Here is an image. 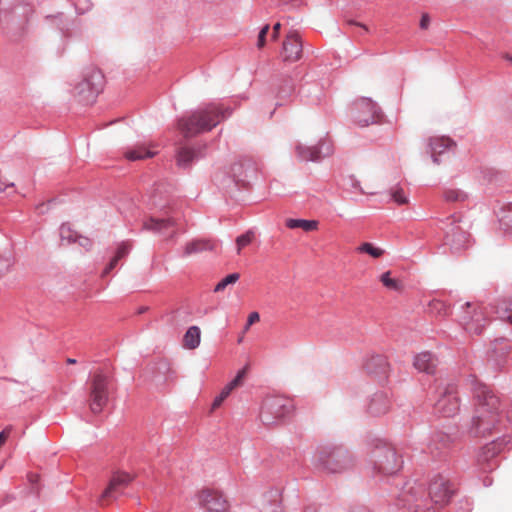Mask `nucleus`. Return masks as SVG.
<instances>
[{
	"mask_svg": "<svg viewBox=\"0 0 512 512\" xmlns=\"http://www.w3.org/2000/svg\"><path fill=\"white\" fill-rule=\"evenodd\" d=\"M313 464L324 473L343 474L354 468L356 459L345 445L328 442L316 447Z\"/></svg>",
	"mask_w": 512,
	"mask_h": 512,
	"instance_id": "nucleus-3",
	"label": "nucleus"
},
{
	"mask_svg": "<svg viewBox=\"0 0 512 512\" xmlns=\"http://www.w3.org/2000/svg\"><path fill=\"white\" fill-rule=\"evenodd\" d=\"M133 480L132 476L125 472H117L110 479L108 487L101 494V501L116 499L124 493V489Z\"/></svg>",
	"mask_w": 512,
	"mask_h": 512,
	"instance_id": "nucleus-18",
	"label": "nucleus"
},
{
	"mask_svg": "<svg viewBox=\"0 0 512 512\" xmlns=\"http://www.w3.org/2000/svg\"><path fill=\"white\" fill-rule=\"evenodd\" d=\"M364 368L367 373L379 378H386L389 370V363L384 355H368L364 362Z\"/></svg>",
	"mask_w": 512,
	"mask_h": 512,
	"instance_id": "nucleus-21",
	"label": "nucleus"
},
{
	"mask_svg": "<svg viewBox=\"0 0 512 512\" xmlns=\"http://www.w3.org/2000/svg\"><path fill=\"white\" fill-rule=\"evenodd\" d=\"M72 5L75 8V12L79 15L87 13L93 7L91 0H74Z\"/></svg>",
	"mask_w": 512,
	"mask_h": 512,
	"instance_id": "nucleus-43",
	"label": "nucleus"
},
{
	"mask_svg": "<svg viewBox=\"0 0 512 512\" xmlns=\"http://www.w3.org/2000/svg\"><path fill=\"white\" fill-rule=\"evenodd\" d=\"M244 374H245V370H244V369H243V370H240V371L237 373L236 377H235L232 381H230V382L225 386V388H226V389L231 393V391H232L236 386H238V384H239V382L241 381V379L243 378Z\"/></svg>",
	"mask_w": 512,
	"mask_h": 512,
	"instance_id": "nucleus-50",
	"label": "nucleus"
},
{
	"mask_svg": "<svg viewBox=\"0 0 512 512\" xmlns=\"http://www.w3.org/2000/svg\"><path fill=\"white\" fill-rule=\"evenodd\" d=\"M455 145V142L446 136L430 137L428 140V149L431 154L432 161L435 164H439V157L448 153Z\"/></svg>",
	"mask_w": 512,
	"mask_h": 512,
	"instance_id": "nucleus-20",
	"label": "nucleus"
},
{
	"mask_svg": "<svg viewBox=\"0 0 512 512\" xmlns=\"http://www.w3.org/2000/svg\"><path fill=\"white\" fill-rule=\"evenodd\" d=\"M438 360L431 352H421L414 357V367L419 372L434 374Z\"/></svg>",
	"mask_w": 512,
	"mask_h": 512,
	"instance_id": "nucleus-28",
	"label": "nucleus"
},
{
	"mask_svg": "<svg viewBox=\"0 0 512 512\" xmlns=\"http://www.w3.org/2000/svg\"><path fill=\"white\" fill-rule=\"evenodd\" d=\"M215 249V244L208 239H195L188 242L185 246L184 255L189 256L204 251H212Z\"/></svg>",
	"mask_w": 512,
	"mask_h": 512,
	"instance_id": "nucleus-30",
	"label": "nucleus"
},
{
	"mask_svg": "<svg viewBox=\"0 0 512 512\" xmlns=\"http://www.w3.org/2000/svg\"><path fill=\"white\" fill-rule=\"evenodd\" d=\"M351 117L360 127H367L377 123L382 117V112L370 98L362 97L354 102Z\"/></svg>",
	"mask_w": 512,
	"mask_h": 512,
	"instance_id": "nucleus-10",
	"label": "nucleus"
},
{
	"mask_svg": "<svg viewBox=\"0 0 512 512\" xmlns=\"http://www.w3.org/2000/svg\"><path fill=\"white\" fill-rule=\"evenodd\" d=\"M303 44L299 35L291 31L282 45L281 58L284 62H295L302 56Z\"/></svg>",
	"mask_w": 512,
	"mask_h": 512,
	"instance_id": "nucleus-19",
	"label": "nucleus"
},
{
	"mask_svg": "<svg viewBox=\"0 0 512 512\" xmlns=\"http://www.w3.org/2000/svg\"><path fill=\"white\" fill-rule=\"evenodd\" d=\"M76 242L83 247L86 251H89L92 247V241L85 236L78 235Z\"/></svg>",
	"mask_w": 512,
	"mask_h": 512,
	"instance_id": "nucleus-52",
	"label": "nucleus"
},
{
	"mask_svg": "<svg viewBox=\"0 0 512 512\" xmlns=\"http://www.w3.org/2000/svg\"><path fill=\"white\" fill-rule=\"evenodd\" d=\"M250 178L251 177L246 174L244 176V178H240L238 181L243 182V183H249L250 182Z\"/></svg>",
	"mask_w": 512,
	"mask_h": 512,
	"instance_id": "nucleus-64",
	"label": "nucleus"
},
{
	"mask_svg": "<svg viewBox=\"0 0 512 512\" xmlns=\"http://www.w3.org/2000/svg\"><path fill=\"white\" fill-rule=\"evenodd\" d=\"M259 319H260V315L258 312H256V311L251 312L248 316L247 323L244 326V332H247L249 330L250 326L252 324H254L255 322L259 321Z\"/></svg>",
	"mask_w": 512,
	"mask_h": 512,
	"instance_id": "nucleus-54",
	"label": "nucleus"
},
{
	"mask_svg": "<svg viewBox=\"0 0 512 512\" xmlns=\"http://www.w3.org/2000/svg\"><path fill=\"white\" fill-rule=\"evenodd\" d=\"M104 75L97 68H88L83 79L75 86L74 95L84 105L93 104L103 90Z\"/></svg>",
	"mask_w": 512,
	"mask_h": 512,
	"instance_id": "nucleus-6",
	"label": "nucleus"
},
{
	"mask_svg": "<svg viewBox=\"0 0 512 512\" xmlns=\"http://www.w3.org/2000/svg\"><path fill=\"white\" fill-rule=\"evenodd\" d=\"M281 3L284 5L290 4L292 8H295L302 3V0H281Z\"/></svg>",
	"mask_w": 512,
	"mask_h": 512,
	"instance_id": "nucleus-60",
	"label": "nucleus"
},
{
	"mask_svg": "<svg viewBox=\"0 0 512 512\" xmlns=\"http://www.w3.org/2000/svg\"><path fill=\"white\" fill-rule=\"evenodd\" d=\"M390 275H391L390 271L384 272L380 276V281L389 290H393V291L400 290L401 286H402L401 283L398 280L391 278Z\"/></svg>",
	"mask_w": 512,
	"mask_h": 512,
	"instance_id": "nucleus-40",
	"label": "nucleus"
},
{
	"mask_svg": "<svg viewBox=\"0 0 512 512\" xmlns=\"http://www.w3.org/2000/svg\"><path fill=\"white\" fill-rule=\"evenodd\" d=\"M230 392L224 387L218 396L213 401V408L219 407L222 402L229 396Z\"/></svg>",
	"mask_w": 512,
	"mask_h": 512,
	"instance_id": "nucleus-51",
	"label": "nucleus"
},
{
	"mask_svg": "<svg viewBox=\"0 0 512 512\" xmlns=\"http://www.w3.org/2000/svg\"><path fill=\"white\" fill-rule=\"evenodd\" d=\"M430 310L439 316H448L451 313V307L442 300H433L429 304Z\"/></svg>",
	"mask_w": 512,
	"mask_h": 512,
	"instance_id": "nucleus-38",
	"label": "nucleus"
},
{
	"mask_svg": "<svg viewBox=\"0 0 512 512\" xmlns=\"http://www.w3.org/2000/svg\"><path fill=\"white\" fill-rule=\"evenodd\" d=\"M293 410L292 400L283 396H268L262 402L259 418L263 425L271 426L289 417Z\"/></svg>",
	"mask_w": 512,
	"mask_h": 512,
	"instance_id": "nucleus-5",
	"label": "nucleus"
},
{
	"mask_svg": "<svg viewBox=\"0 0 512 512\" xmlns=\"http://www.w3.org/2000/svg\"><path fill=\"white\" fill-rule=\"evenodd\" d=\"M201 331L198 326H190L184 334V346L188 349H195L200 345Z\"/></svg>",
	"mask_w": 512,
	"mask_h": 512,
	"instance_id": "nucleus-33",
	"label": "nucleus"
},
{
	"mask_svg": "<svg viewBox=\"0 0 512 512\" xmlns=\"http://www.w3.org/2000/svg\"><path fill=\"white\" fill-rule=\"evenodd\" d=\"M506 418L507 421L512 424V407L507 411Z\"/></svg>",
	"mask_w": 512,
	"mask_h": 512,
	"instance_id": "nucleus-63",
	"label": "nucleus"
},
{
	"mask_svg": "<svg viewBox=\"0 0 512 512\" xmlns=\"http://www.w3.org/2000/svg\"><path fill=\"white\" fill-rule=\"evenodd\" d=\"M13 265V259L8 257H3L0 255V273H7L10 271Z\"/></svg>",
	"mask_w": 512,
	"mask_h": 512,
	"instance_id": "nucleus-49",
	"label": "nucleus"
},
{
	"mask_svg": "<svg viewBox=\"0 0 512 512\" xmlns=\"http://www.w3.org/2000/svg\"><path fill=\"white\" fill-rule=\"evenodd\" d=\"M460 323L468 333L480 335L486 325V319L483 317L482 312L474 309L473 315L465 311L460 317Z\"/></svg>",
	"mask_w": 512,
	"mask_h": 512,
	"instance_id": "nucleus-23",
	"label": "nucleus"
},
{
	"mask_svg": "<svg viewBox=\"0 0 512 512\" xmlns=\"http://www.w3.org/2000/svg\"><path fill=\"white\" fill-rule=\"evenodd\" d=\"M295 152L297 159L301 162H320L333 153V146L330 141L322 139L313 146L298 143L295 146Z\"/></svg>",
	"mask_w": 512,
	"mask_h": 512,
	"instance_id": "nucleus-14",
	"label": "nucleus"
},
{
	"mask_svg": "<svg viewBox=\"0 0 512 512\" xmlns=\"http://www.w3.org/2000/svg\"><path fill=\"white\" fill-rule=\"evenodd\" d=\"M119 261L120 260H118L116 257L113 256V258L110 260L108 265L104 268V270L102 272V276L109 274L117 266Z\"/></svg>",
	"mask_w": 512,
	"mask_h": 512,
	"instance_id": "nucleus-55",
	"label": "nucleus"
},
{
	"mask_svg": "<svg viewBox=\"0 0 512 512\" xmlns=\"http://www.w3.org/2000/svg\"><path fill=\"white\" fill-rule=\"evenodd\" d=\"M500 318L512 324V311H509L507 308H505V311H503V313L500 315Z\"/></svg>",
	"mask_w": 512,
	"mask_h": 512,
	"instance_id": "nucleus-57",
	"label": "nucleus"
},
{
	"mask_svg": "<svg viewBox=\"0 0 512 512\" xmlns=\"http://www.w3.org/2000/svg\"><path fill=\"white\" fill-rule=\"evenodd\" d=\"M369 462L372 465L373 476H390L396 474L402 467L403 461L397 456L396 450L381 439L373 441Z\"/></svg>",
	"mask_w": 512,
	"mask_h": 512,
	"instance_id": "nucleus-4",
	"label": "nucleus"
},
{
	"mask_svg": "<svg viewBox=\"0 0 512 512\" xmlns=\"http://www.w3.org/2000/svg\"><path fill=\"white\" fill-rule=\"evenodd\" d=\"M456 484L444 473L434 474L428 484L430 502L438 507H445L456 495Z\"/></svg>",
	"mask_w": 512,
	"mask_h": 512,
	"instance_id": "nucleus-9",
	"label": "nucleus"
},
{
	"mask_svg": "<svg viewBox=\"0 0 512 512\" xmlns=\"http://www.w3.org/2000/svg\"><path fill=\"white\" fill-rule=\"evenodd\" d=\"M430 23V18L427 14H423L420 20V27L426 29Z\"/></svg>",
	"mask_w": 512,
	"mask_h": 512,
	"instance_id": "nucleus-58",
	"label": "nucleus"
},
{
	"mask_svg": "<svg viewBox=\"0 0 512 512\" xmlns=\"http://www.w3.org/2000/svg\"><path fill=\"white\" fill-rule=\"evenodd\" d=\"M455 438L443 431H435L431 434L426 448L422 450L431 454L433 457H441L446 455Z\"/></svg>",
	"mask_w": 512,
	"mask_h": 512,
	"instance_id": "nucleus-17",
	"label": "nucleus"
},
{
	"mask_svg": "<svg viewBox=\"0 0 512 512\" xmlns=\"http://www.w3.org/2000/svg\"><path fill=\"white\" fill-rule=\"evenodd\" d=\"M240 278L239 273H231L225 276L221 281L217 283L214 288V292L223 291L228 285L236 283Z\"/></svg>",
	"mask_w": 512,
	"mask_h": 512,
	"instance_id": "nucleus-41",
	"label": "nucleus"
},
{
	"mask_svg": "<svg viewBox=\"0 0 512 512\" xmlns=\"http://www.w3.org/2000/svg\"><path fill=\"white\" fill-rule=\"evenodd\" d=\"M295 92V83L291 77H285L279 86L277 97L281 100L289 98Z\"/></svg>",
	"mask_w": 512,
	"mask_h": 512,
	"instance_id": "nucleus-36",
	"label": "nucleus"
},
{
	"mask_svg": "<svg viewBox=\"0 0 512 512\" xmlns=\"http://www.w3.org/2000/svg\"><path fill=\"white\" fill-rule=\"evenodd\" d=\"M512 351V342L507 338H496L488 352V362L495 370H502L508 363Z\"/></svg>",
	"mask_w": 512,
	"mask_h": 512,
	"instance_id": "nucleus-15",
	"label": "nucleus"
},
{
	"mask_svg": "<svg viewBox=\"0 0 512 512\" xmlns=\"http://www.w3.org/2000/svg\"><path fill=\"white\" fill-rule=\"evenodd\" d=\"M395 505L407 512H420L426 507L428 500L424 498V487L417 481L408 480L395 493Z\"/></svg>",
	"mask_w": 512,
	"mask_h": 512,
	"instance_id": "nucleus-7",
	"label": "nucleus"
},
{
	"mask_svg": "<svg viewBox=\"0 0 512 512\" xmlns=\"http://www.w3.org/2000/svg\"><path fill=\"white\" fill-rule=\"evenodd\" d=\"M280 28H281V23H279V22H277L273 25V32L271 35V38L273 40H276L278 38Z\"/></svg>",
	"mask_w": 512,
	"mask_h": 512,
	"instance_id": "nucleus-59",
	"label": "nucleus"
},
{
	"mask_svg": "<svg viewBox=\"0 0 512 512\" xmlns=\"http://www.w3.org/2000/svg\"><path fill=\"white\" fill-rule=\"evenodd\" d=\"M510 442V437L503 435L487 443L479 452L477 456V463L484 471H492L498 466L496 456L503 450V448Z\"/></svg>",
	"mask_w": 512,
	"mask_h": 512,
	"instance_id": "nucleus-12",
	"label": "nucleus"
},
{
	"mask_svg": "<svg viewBox=\"0 0 512 512\" xmlns=\"http://www.w3.org/2000/svg\"><path fill=\"white\" fill-rule=\"evenodd\" d=\"M472 502L469 498H462L457 502L455 512H471Z\"/></svg>",
	"mask_w": 512,
	"mask_h": 512,
	"instance_id": "nucleus-47",
	"label": "nucleus"
},
{
	"mask_svg": "<svg viewBox=\"0 0 512 512\" xmlns=\"http://www.w3.org/2000/svg\"><path fill=\"white\" fill-rule=\"evenodd\" d=\"M286 226L290 229L301 228L306 232H310L318 227V221L289 218L286 220Z\"/></svg>",
	"mask_w": 512,
	"mask_h": 512,
	"instance_id": "nucleus-35",
	"label": "nucleus"
},
{
	"mask_svg": "<svg viewBox=\"0 0 512 512\" xmlns=\"http://www.w3.org/2000/svg\"><path fill=\"white\" fill-rule=\"evenodd\" d=\"M59 234L62 242L67 244L76 243L77 236L79 235L74 231L69 224H62L59 229Z\"/></svg>",
	"mask_w": 512,
	"mask_h": 512,
	"instance_id": "nucleus-37",
	"label": "nucleus"
},
{
	"mask_svg": "<svg viewBox=\"0 0 512 512\" xmlns=\"http://www.w3.org/2000/svg\"><path fill=\"white\" fill-rule=\"evenodd\" d=\"M233 109L220 101L203 103L177 121L178 130L185 138L211 131L232 115Z\"/></svg>",
	"mask_w": 512,
	"mask_h": 512,
	"instance_id": "nucleus-2",
	"label": "nucleus"
},
{
	"mask_svg": "<svg viewBox=\"0 0 512 512\" xmlns=\"http://www.w3.org/2000/svg\"><path fill=\"white\" fill-rule=\"evenodd\" d=\"M471 386L475 412L467 426L468 435L485 437L493 431L500 432L499 398L487 385L475 378L471 380Z\"/></svg>",
	"mask_w": 512,
	"mask_h": 512,
	"instance_id": "nucleus-1",
	"label": "nucleus"
},
{
	"mask_svg": "<svg viewBox=\"0 0 512 512\" xmlns=\"http://www.w3.org/2000/svg\"><path fill=\"white\" fill-rule=\"evenodd\" d=\"M198 503L208 512H226L229 504L227 499L218 491L203 489L198 494Z\"/></svg>",
	"mask_w": 512,
	"mask_h": 512,
	"instance_id": "nucleus-16",
	"label": "nucleus"
},
{
	"mask_svg": "<svg viewBox=\"0 0 512 512\" xmlns=\"http://www.w3.org/2000/svg\"><path fill=\"white\" fill-rule=\"evenodd\" d=\"M444 198L448 202L464 201L467 194L458 189H448L444 192Z\"/></svg>",
	"mask_w": 512,
	"mask_h": 512,
	"instance_id": "nucleus-42",
	"label": "nucleus"
},
{
	"mask_svg": "<svg viewBox=\"0 0 512 512\" xmlns=\"http://www.w3.org/2000/svg\"><path fill=\"white\" fill-rule=\"evenodd\" d=\"M177 225L176 220L172 216L155 217L152 216L143 223L145 230L152 231L157 234H165Z\"/></svg>",
	"mask_w": 512,
	"mask_h": 512,
	"instance_id": "nucleus-25",
	"label": "nucleus"
},
{
	"mask_svg": "<svg viewBox=\"0 0 512 512\" xmlns=\"http://www.w3.org/2000/svg\"><path fill=\"white\" fill-rule=\"evenodd\" d=\"M32 8L24 0H0V12L14 13L17 16L28 17Z\"/></svg>",
	"mask_w": 512,
	"mask_h": 512,
	"instance_id": "nucleus-27",
	"label": "nucleus"
},
{
	"mask_svg": "<svg viewBox=\"0 0 512 512\" xmlns=\"http://www.w3.org/2000/svg\"><path fill=\"white\" fill-rule=\"evenodd\" d=\"M434 413L442 417H453L460 410V399L457 386L448 383L444 386L439 385L434 394Z\"/></svg>",
	"mask_w": 512,
	"mask_h": 512,
	"instance_id": "nucleus-8",
	"label": "nucleus"
},
{
	"mask_svg": "<svg viewBox=\"0 0 512 512\" xmlns=\"http://www.w3.org/2000/svg\"><path fill=\"white\" fill-rule=\"evenodd\" d=\"M357 250L361 253H367L373 258H379L384 254L383 249L375 247L372 243L369 242H364L357 248Z\"/></svg>",
	"mask_w": 512,
	"mask_h": 512,
	"instance_id": "nucleus-39",
	"label": "nucleus"
},
{
	"mask_svg": "<svg viewBox=\"0 0 512 512\" xmlns=\"http://www.w3.org/2000/svg\"><path fill=\"white\" fill-rule=\"evenodd\" d=\"M348 24L360 27L364 33H368L369 32L368 27L366 25L362 24V23L356 22L354 20H349Z\"/></svg>",
	"mask_w": 512,
	"mask_h": 512,
	"instance_id": "nucleus-61",
	"label": "nucleus"
},
{
	"mask_svg": "<svg viewBox=\"0 0 512 512\" xmlns=\"http://www.w3.org/2000/svg\"><path fill=\"white\" fill-rule=\"evenodd\" d=\"M155 152L146 149L144 146H136L130 148L125 152V157L129 161L142 160L146 158H152Z\"/></svg>",
	"mask_w": 512,
	"mask_h": 512,
	"instance_id": "nucleus-34",
	"label": "nucleus"
},
{
	"mask_svg": "<svg viewBox=\"0 0 512 512\" xmlns=\"http://www.w3.org/2000/svg\"><path fill=\"white\" fill-rule=\"evenodd\" d=\"M444 229V243L453 253H458L470 245V235L459 225V221L452 216L447 219Z\"/></svg>",
	"mask_w": 512,
	"mask_h": 512,
	"instance_id": "nucleus-11",
	"label": "nucleus"
},
{
	"mask_svg": "<svg viewBox=\"0 0 512 512\" xmlns=\"http://www.w3.org/2000/svg\"><path fill=\"white\" fill-rule=\"evenodd\" d=\"M45 21L52 28L57 29L62 37L69 38L71 36V27L73 22L67 19L63 12L46 15Z\"/></svg>",
	"mask_w": 512,
	"mask_h": 512,
	"instance_id": "nucleus-26",
	"label": "nucleus"
},
{
	"mask_svg": "<svg viewBox=\"0 0 512 512\" xmlns=\"http://www.w3.org/2000/svg\"><path fill=\"white\" fill-rule=\"evenodd\" d=\"M303 512H318V506L316 504H308L304 507Z\"/></svg>",
	"mask_w": 512,
	"mask_h": 512,
	"instance_id": "nucleus-62",
	"label": "nucleus"
},
{
	"mask_svg": "<svg viewBox=\"0 0 512 512\" xmlns=\"http://www.w3.org/2000/svg\"><path fill=\"white\" fill-rule=\"evenodd\" d=\"M39 479H40L39 475H37V474L31 473V474L28 475V480H29V482L31 484V493L37 494L39 492V489L37 487Z\"/></svg>",
	"mask_w": 512,
	"mask_h": 512,
	"instance_id": "nucleus-53",
	"label": "nucleus"
},
{
	"mask_svg": "<svg viewBox=\"0 0 512 512\" xmlns=\"http://www.w3.org/2000/svg\"><path fill=\"white\" fill-rule=\"evenodd\" d=\"M269 29H270V26L268 24L264 25L260 29V31L258 33V37H257V44H256L258 48L264 47Z\"/></svg>",
	"mask_w": 512,
	"mask_h": 512,
	"instance_id": "nucleus-48",
	"label": "nucleus"
},
{
	"mask_svg": "<svg viewBox=\"0 0 512 512\" xmlns=\"http://www.w3.org/2000/svg\"><path fill=\"white\" fill-rule=\"evenodd\" d=\"M497 216L501 229L512 234V202L503 205Z\"/></svg>",
	"mask_w": 512,
	"mask_h": 512,
	"instance_id": "nucleus-31",
	"label": "nucleus"
},
{
	"mask_svg": "<svg viewBox=\"0 0 512 512\" xmlns=\"http://www.w3.org/2000/svg\"><path fill=\"white\" fill-rule=\"evenodd\" d=\"M108 384L107 376L103 374H95L91 381L89 406L94 414H99L103 411L108 402Z\"/></svg>",
	"mask_w": 512,
	"mask_h": 512,
	"instance_id": "nucleus-13",
	"label": "nucleus"
},
{
	"mask_svg": "<svg viewBox=\"0 0 512 512\" xmlns=\"http://www.w3.org/2000/svg\"><path fill=\"white\" fill-rule=\"evenodd\" d=\"M390 398L387 392L378 391L369 399L367 412L372 416L385 414L390 408Z\"/></svg>",
	"mask_w": 512,
	"mask_h": 512,
	"instance_id": "nucleus-24",
	"label": "nucleus"
},
{
	"mask_svg": "<svg viewBox=\"0 0 512 512\" xmlns=\"http://www.w3.org/2000/svg\"><path fill=\"white\" fill-rule=\"evenodd\" d=\"M321 93L320 87L317 83L302 85L299 94L302 98L306 99L308 104H317L320 100L319 94Z\"/></svg>",
	"mask_w": 512,
	"mask_h": 512,
	"instance_id": "nucleus-32",
	"label": "nucleus"
},
{
	"mask_svg": "<svg viewBox=\"0 0 512 512\" xmlns=\"http://www.w3.org/2000/svg\"><path fill=\"white\" fill-rule=\"evenodd\" d=\"M262 512H283L281 495L278 490H270L263 495Z\"/></svg>",
	"mask_w": 512,
	"mask_h": 512,
	"instance_id": "nucleus-29",
	"label": "nucleus"
},
{
	"mask_svg": "<svg viewBox=\"0 0 512 512\" xmlns=\"http://www.w3.org/2000/svg\"><path fill=\"white\" fill-rule=\"evenodd\" d=\"M254 237V234L252 231H247L244 234H241L236 239V245H237V253L239 254L241 249L246 247L252 242V239Z\"/></svg>",
	"mask_w": 512,
	"mask_h": 512,
	"instance_id": "nucleus-44",
	"label": "nucleus"
},
{
	"mask_svg": "<svg viewBox=\"0 0 512 512\" xmlns=\"http://www.w3.org/2000/svg\"><path fill=\"white\" fill-rule=\"evenodd\" d=\"M391 198L398 205H404L408 203V198L401 188H395L391 192Z\"/></svg>",
	"mask_w": 512,
	"mask_h": 512,
	"instance_id": "nucleus-45",
	"label": "nucleus"
},
{
	"mask_svg": "<svg viewBox=\"0 0 512 512\" xmlns=\"http://www.w3.org/2000/svg\"><path fill=\"white\" fill-rule=\"evenodd\" d=\"M204 147L191 148L187 146L179 147L177 150V165L182 169H189L191 166L203 157Z\"/></svg>",
	"mask_w": 512,
	"mask_h": 512,
	"instance_id": "nucleus-22",
	"label": "nucleus"
},
{
	"mask_svg": "<svg viewBox=\"0 0 512 512\" xmlns=\"http://www.w3.org/2000/svg\"><path fill=\"white\" fill-rule=\"evenodd\" d=\"M130 250L131 245L128 242H122L118 245L114 257H116L118 260H121L129 254Z\"/></svg>",
	"mask_w": 512,
	"mask_h": 512,
	"instance_id": "nucleus-46",
	"label": "nucleus"
},
{
	"mask_svg": "<svg viewBox=\"0 0 512 512\" xmlns=\"http://www.w3.org/2000/svg\"><path fill=\"white\" fill-rule=\"evenodd\" d=\"M246 168L247 171H249L251 174H255V168L253 166L252 163L250 162H245V163H241V164H236L234 165L233 167V171L236 172L237 169H240V168Z\"/></svg>",
	"mask_w": 512,
	"mask_h": 512,
	"instance_id": "nucleus-56",
	"label": "nucleus"
}]
</instances>
